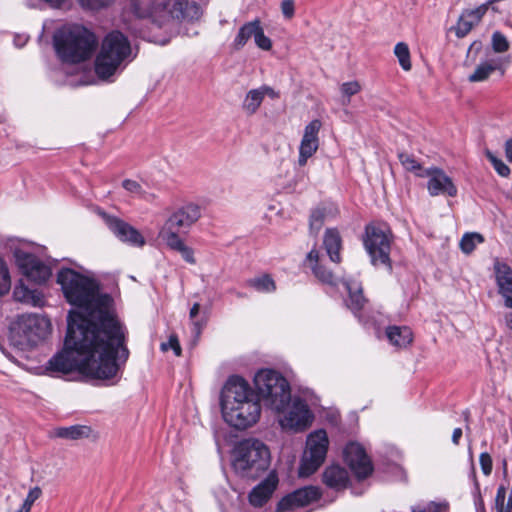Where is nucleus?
I'll return each mask as SVG.
<instances>
[{
    "mask_svg": "<svg viewBox=\"0 0 512 512\" xmlns=\"http://www.w3.org/2000/svg\"><path fill=\"white\" fill-rule=\"evenodd\" d=\"M346 289L348 291V299L346 301L347 306L354 313L359 312L363 309L367 300L363 295L361 283L356 280L345 282Z\"/></svg>",
    "mask_w": 512,
    "mask_h": 512,
    "instance_id": "28",
    "label": "nucleus"
},
{
    "mask_svg": "<svg viewBox=\"0 0 512 512\" xmlns=\"http://www.w3.org/2000/svg\"><path fill=\"white\" fill-rule=\"evenodd\" d=\"M201 217L200 207L196 204H186L175 210L159 230L162 241L181 238L180 233L188 230Z\"/></svg>",
    "mask_w": 512,
    "mask_h": 512,
    "instance_id": "10",
    "label": "nucleus"
},
{
    "mask_svg": "<svg viewBox=\"0 0 512 512\" xmlns=\"http://www.w3.org/2000/svg\"><path fill=\"white\" fill-rule=\"evenodd\" d=\"M486 157L492 164L495 171L501 177H508L511 173L510 168L499 158H497L491 151H486Z\"/></svg>",
    "mask_w": 512,
    "mask_h": 512,
    "instance_id": "43",
    "label": "nucleus"
},
{
    "mask_svg": "<svg viewBox=\"0 0 512 512\" xmlns=\"http://www.w3.org/2000/svg\"><path fill=\"white\" fill-rule=\"evenodd\" d=\"M263 100L262 92L259 91V88L252 89L246 94L242 103V109L246 114L253 115L257 112Z\"/></svg>",
    "mask_w": 512,
    "mask_h": 512,
    "instance_id": "31",
    "label": "nucleus"
},
{
    "mask_svg": "<svg viewBox=\"0 0 512 512\" xmlns=\"http://www.w3.org/2000/svg\"><path fill=\"white\" fill-rule=\"evenodd\" d=\"M168 248L171 250L177 251L181 254L182 258L190 264H195L196 259L194 257V251L192 248L185 245L184 241L181 238L163 241Z\"/></svg>",
    "mask_w": 512,
    "mask_h": 512,
    "instance_id": "33",
    "label": "nucleus"
},
{
    "mask_svg": "<svg viewBox=\"0 0 512 512\" xmlns=\"http://www.w3.org/2000/svg\"><path fill=\"white\" fill-rule=\"evenodd\" d=\"M281 11L286 19H291L295 13L294 1L283 0L281 3Z\"/></svg>",
    "mask_w": 512,
    "mask_h": 512,
    "instance_id": "50",
    "label": "nucleus"
},
{
    "mask_svg": "<svg viewBox=\"0 0 512 512\" xmlns=\"http://www.w3.org/2000/svg\"><path fill=\"white\" fill-rule=\"evenodd\" d=\"M254 384L265 405L276 412H282L291 401L288 381L273 369L259 370L254 377Z\"/></svg>",
    "mask_w": 512,
    "mask_h": 512,
    "instance_id": "6",
    "label": "nucleus"
},
{
    "mask_svg": "<svg viewBox=\"0 0 512 512\" xmlns=\"http://www.w3.org/2000/svg\"><path fill=\"white\" fill-rule=\"evenodd\" d=\"M40 40L43 45L51 47L58 61L59 70L64 68V22L48 19L44 22Z\"/></svg>",
    "mask_w": 512,
    "mask_h": 512,
    "instance_id": "12",
    "label": "nucleus"
},
{
    "mask_svg": "<svg viewBox=\"0 0 512 512\" xmlns=\"http://www.w3.org/2000/svg\"><path fill=\"white\" fill-rule=\"evenodd\" d=\"M132 59V47L128 37L118 30H113L102 39L95 59V73L98 78L108 80Z\"/></svg>",
    "mask_w": 512,
    "mask_h": 512,
    "instance_id": "3",
    "label": "nucleus"
},
{
    "mask_svg": "<svg viewBox=\"0 0 512 512\" xmlns=\"http://www.w3.org/2000/svg\"><path fill=\"white\" fill-rule=\"evenodd\" d=\"M504 305L507 308H512V296H510L509 299L506 300V303Z\"/></svg>",
    "mask_w": 512,
    "mask_h": 512,
    "instance_id": "62",
    "label": "nucleus"
},
{
    "mask_svg": "<svg viewBox=\"0 0 512 512\" xmlns=\"http://www.w3.org/2000/svg\"><path fill=\"white\" fill-rule=\"evenodd\" d=\"M338 214L337 208L333 206H322L314 209L310 215L309 227L311 233L317 235L324 222Z\"/></svg>",
    "mask_w": 512,
    "mask_h": 512,
    "instance_id": "29",
    "label": "nucleus"
},
{
    "mask_svg": "<svg viewBox=\"0 0 512 512\" xmlns=\"http://www.w3.org/2000/svg\"><path fill=\"white\" fill-rule=\"evenodd\" d=\"M13 299L16 302L33 307H43L45 305L44 294L38 289H30L22 281L15 285Z\"/></svg>",
    "mask_w": 512,
    "mask_h": 512,
    "instance_id": "22",
    "label": "nucleus"
},
{
    "mask_svg": "<svg viewBox=\"0 0 512 512\" xmlns=\"http://www.w3.org/2000/svg\"><path fill=\"white\" fill-rule=\"evenodd\" d=\"M484 242L482 234L477 232L465 233L460 240V248L463 253H472L478 244Z\"/></svg>",
    "mask_w": 512,
    "mask_h": 512,
    "instance_id": "34",
    "label": "nucleus"
},
{
    "mask_svg": "<svg viewBox=\"0 0 512 512\" xmlns=\"http://www.w3.org/2000/svg\"><path fill=\"white\" fill-rule=\"evenodd\" d=\"M111 2L112 0H80L83 7L91 10L101 9L108 6Z\"/></svg>",
    "mask_w": 512,
    "mask_h": 512,
    "instance_id": "48",
    "label": "nucleus"
},
{
    "mask_svg": "<svg viewBox=\"0 0 512 512\" xmlns=\"http://www.w3.org/2000/svg\"><path fill=\"white\" fill-rule=\"evenodd\" d=\"M29 40V36L26 34L15 35L13 43L17 48L23 47Z\"/></svg>",
    "mask_w": 512,
    "mask_h": 512,
    "instance_id": "53",
    "label": "nucleus"
},
{
    "mask_svg": "<svg viewBox=\"0 0 512 512\" xmlns=\"http://www.w3.org/2000/svg\"><path fill=\"white\" fill-rule=\"evenodd\" d=\"M12 279L8 263L0 256V298L11 290Z\"/></svg>",
    "mask_w": 512,
    "mask_h": 512,
    "instance_id": "36",
    "label": "nucleus"
},
{
    "mask_svg": "<svg viewBox=\"0 0 512 512\" xmlns=\"http://www.w3.org/2000/svg\"><path fill=\"white\" fill-rule=\"evenodd\" d=\"M509 63L510 59L505 57H493L482 61L476 66L475 71L469 75L468 80L470 82H482L487 80L495 71L504 75Z\"/></svg>",
    "mask_w": 512,
    "mask_h": 512,
    "instance_id": "19",
    "label": "nucleus"
},
{
    "mask_svg": "<svg viewBox=\"0 0 512 512\" xmlns=\"http://www.w3.org/2000/svg\"><path fill=\"white\" fill-rule=\"evenodd\" d=\"M306 260L317 279L329 285H336V277L334 274L319 263V253L317 250H311L308 253Z\"/></svg>",
    "mask_w": 512,
    "mask_h": 512,
    "instance_id": "27",
    "label": "nucleus"
},
{
    "mask_svg": "<svg viewBox=\"0 0 512 512\" xmlns=\"http://www.w3.org/2000/svg\"><path fill=\"white\" fill-rule=\"evenodd\" d=\"M277 485V480L269 477L257 485L249 494V501L255 507L263 506L271 497Z\"/></svg>",
    "mask_w": 512,
    "mask_h": 512,
    "instance_id": "23",
    "label": "nucleus"
},
{
    "mask_svg": "<svg viewBox=\"0 0 512 512\" xmlns=\"http://www.w3.org/2000/svg\"><path fill=\"white\" fill-rule=\"evenodd\" d=\"M493 273L498 293L502 296L504 304L512 296V268L505 261L495 258Z\"/></svg>",
    "mask_w": 512,
    "mask_h": 512,
    "instance_id": "20",
    "label": "nucleus"
},
{
    "mask_svg": "<svg viewBox=\"0 0 512 512\" xmlns=\"http://www.w3.org/2000/svg\"><path fill=\"white\" fill-rule=\"evenodd\" d=\"M462 437V429L461 428H455L452 434V442L455 445L459 444L460 438Z\"/></svg>",
    "mask_w": 512,
    "mask_h": 512,
    "instance_id": "55",
    "label": "nucleus"
},
{
    "mask_svg": "<svg viewBox=\"0 0 512 512\" xmlns=\"http://www.w3.org/2000/svg\"><path fill=\"white\" fill-rule=\"evenodd\" d=\"M361 84L354 80V81H349V82H344L341 86H340V91H341V94L347 98V103L350 102V97L358 94L360 91H361Z\"/></svg>",
    "mask_w": 512,
    "mask_h": 512,
    "instance_id": "44",
    "label": "nucleus"
},
{
    "mask_svg": "<svg viewBox=\"0 0 512 512\" xmlns=\"http://www.w3.org/2000/svg\"><path fill=\"white\" fill-rule=\"evenodd\" d=\"M492 49L496 53H504L509 50L510 43L506 36L500 31H495L491 37Z\"/></svg>",
    "mask_w": 512,
    "mask_h": 512,
    "instance_id": "41",
    "label": "nucleus"
},
{
    "mask_svg": "<svg viewBox=\"0 0 512 512\" xmlns=\"http://www.w3.org/2000/svg\"><path fill=\"white\" fill-rule=\"evenodd\" d=\"M102 216L110 231L121 242L134 247H143L145 245V238L135 227L118 217L106 213H103Z\"/></svg>",
    "mask_w": 512,
    "mask_h": 512,
    "instance_id": "16",
    "label": "nucleus"
},
{
    "mask_svg": "<svg viewBox=\"0 0 512 512\" xmlns=\"http://www.w3.org/2000/svg\"><path fill=\"white\" fill-rule=\"evenodd\" d=\"M386 337L390 344L397 348H406L413 341V333L408 326H388Z\"/></svg>",
    "mask_w": 512,
    "mask_h": 512,
    "instance_id": "25",
    "label": "nucleus"
},
{
    "mask_svg": "<svg viewBox=\"0 0 512 512\" xmlns=\"http://www.w3.org/2000/svg\"><path fill=\"white\" fill-rule=\"evenodd\" d=\"M169 349H172L176 356L179 357L181 355V352H182L181 346H180L178 337L176 335H174V334L170 335V337H169L167 342L161 343V350L163 352H166Z\"/></svg>",
    "mask_w": 512,
    "mask_h": 512,
    "instance_id": "46",
    "label": "nucleus"
},
{
    "mask_svg": "<svg viewBox=\"0 0 512 512\" xmlns=\"http://www.w3.org/2000/svg\"><path fill=\"white\" fill-rule=\"evenodd\" d=\"M247 285L261 293H271L276 290V284L268 274L249 279Z\"/></svg>",
    "mask_w": 512,
    "mask_h": 512,
    "instance_id": "32",
    "label": "nucleus"
},
{
    "mask_svg": "<svg viewBox=\"0 0 512 512\" xmlns=\"http://www.w3.org/2000/svg\"><path fill=\"white\" fill-rule=\"evenodd\" d=\"M260 24L261 21L259 19H255L242 25L233 40V48L235 50L242 49L251 38L255 37Z\"/></svg>",
    "mask_w": 512,
    "mask_h": 512,
    "instance_id": "30",
    "label": "nucleus"
},
{
    "mask_svg": "<svg viewBox=\"0 0 512 512\" xmlns=\"http://www.w3.org/2000/svg\"><path fill=\"white\" fill-rule=\"evenodd\" d=\"M481 470L485 476H489L492 472L493 462L489 453L482 452L479 456Z\"/></svg>",
    "mask_w": 512,
    "mask_h": 512,
    "instance_id": "47",
    "label": "nucleus"
},
{
    "mask_svg": "<svg viewBox=\"0 0 512 512\" xmlns=\"http://www.w3.org/2000/svg\"><path fill=\"white\" fill-rule=\"evenodd\" d=\"M57 436L58 437H64V428H59L57 430Z\"/></svg>",
    "mask_w": 512,
    "mask_h": 512,
    "instance_id": "63",
    "label": "nucleus"
},
{
    "mask_svg": "<svg viewBox=\"0 0 512 512\" xmlns=\"http://www.w3.org/2000/svg\"><path fill=\"white\" fill-rule=\"evenodd\" d=\"M223 419L230 426L243 430L254 425L260 418L261 405L243 378L230 377L220 397Z\"/></svg>",
    "mask_w": 512,
    "mask_h": 512,
    "instance_id": "2",
    "label": "nucleus"
},
{
    "mask_svg": "<svg viewBox=\"0 0 512 512\" xmlns=\"http://www.w3.org/2000/svg\"><path fill=\"white\" fill-rule=\"evenodd\" d=\"M92 432L90 426L87 425H74L70 427H66V438L72 440H78L83 438H88Z\"/></svg>",
    "mask_w": 512,
    "mask_h": 512,
    "instance_id": "40",
    "label": "nucleus"
},
{
    "mask_svg": "<svg viewBox=\"0 0 512 512\" xmlns=\"http://www.w3.org/2000/svg\"><path fill=\"white\" fill-rule=\"evenodd\" d=\"M259 91L262 92L263 98L265 96H268L272 99L279 98V93L277 91H275L273 88H271L270 86L263 85V86L259 87Z\"/></svg>",
    "mask_w": 512,
    "mask_h": 512,
    "instance_id": "52",
    "label": "nucleus"
},
{
    "mask_svg": "<svg viewBox=\"0 0 512 512\" xmlns=\"http://www.w3.org/2000/svg\"><path fill=\"white\" fill-rule=\"evenodd\" d=\"M199 310H200V304L199 303H195L192 306V308L190 309V318L194 319L196 317V315L199 313Z\"/></svg>",
    "mask_w": 512,
    "mask_h": 512,
    "instance_id": "58",
    "label": "nucleus"
},
{
    "mask_svg": "<svg viewBox=\"0 0 512 512\" xmlns=\"http://www.w3.org/2000/svg\"><path fill=\"white\" fill-rule=\"evenodd\" d=\"M313 415L305 401L297 398L292 402L288 412L280 419L283 429L295 432L304 431L311 424Z\"/></svg>",
    "mask_w": 512,
    "mask_h": 512,
    "instance_id": "15",
    "label": "nucleus"
},
{
    "mask_svg": "<svg viewBox=\"0 0 512 512\" xmlns=\"http://www.w3.org/2000/svg\"><path fill=\"white\" fill-rule=\"evenodd\" d=\"M254 42L258 48L269 51L272 48V41L269 37L264 34L263 27L260 25L256 31V35L254 37Z\"/></svg>",
    "mask_w": 512,
    "mask_h": 512,
    "instance_id": "45",
    "label": "nucleus"
},
{
    "mask_svg": "<svg viewBox=\"0 0 512 512\" xmlns=\"http://www.w3.org/2000/svg\"><path fill=\"white\" fill-rule=\"evenodd\" d=\"M98 39L89 29L81 25H72L66 29V64L80 63L91 58Z\"/></svg>",
    "mask_w": 512,
    "mask_h": 512,
    "instance_id": "8",
    "label": "nucleus"
},
{
    "mask_svg": "<svg viewBox=\"0 0 512 512\" xmlns=\"http://www.w3.org/2000/svg\"><path fill=\"white\" fill-rule=\"evenodd\" d=\"M15 263L24 276L35 283H44L52 275V269L36 255L24 250L14 252Z\"/></svg>",
    "mask_w": 512,
    "mask_h": 512,
    "instance_id": "11",
    "label": "nucleus"
},
{
    "mask_svg": "<svg viewBox=\"0 0 512 512\" xmlns=\"http://www.w3.org/2000/svg\"><path fill=\"white\" fill-rule=\"evenodd\" d=\"M398 158L402 166L407 171L414 172L417 175L418 173H422L425 170L421 167V165L418 163V161L414 158L413 155L402 152L398 154Z\"/></svg>",
    "mask_w": 512,
    "mask_h": 512,
    "instance_id": "39",
    "label": "nucleus"
},
{
    "mask_svg": "<svg viewBox=\"0 0 512 512\" xmlns=\"http://www.w3.org/2000/svg\"><path fill=\"white\" fill-rule=\"evenodd\" d=\"M496 512H511L512 511V493L507 497V489L503 485L497 489L495 497Z\"/></svg>",
    "mask_w": 512,
    "mask_h": 512,
    "instance_id": "35",
    "label": "nucleus"
},
{
    "mask_svg": "<svg viewBox=\"0 0 512 512\" xmlns=\"http://www.w3.org/2000/svg\"><path fill=\"white\" fill-rule=\"evenodd\" d=\"M394 54L397 57L401 68L404 71H410L412 64L408 45L404 42H398L394 47Z\"/></svg>",
    "mask_w": 512,
    "mask_h": 512,
    "instance_id": "37",
    "label": "nucleus"
},
{
    "mask_svg": "<svg viewBox=\"0 0 512 512\" xmlns=\"http://www.w3.org/2000/svg\"><path fill=\"white\" fill-rule=\"evenodd\" d=\"M40 495H41L40 488L34 487L33 489H31L29 491V493L22 505L25 506L26 508H29V510H31L33 503L40 497Z\"/></svg>",
    "mask_w": 512,
    "mask_h": 512,
    "instance_id": "49",
    "label": "nucleus"
},
{
    "mask_svg": "<svg viewBox=\"0 0 512 512\" xmlns=\"http://www.w3.org/2000/svg\"><path fill=\"white\" fill-rule=\"evenodd\" d=\"M323 244L330 260L339 263L341 261L340 250L342 247V239L338 230L335 228L327 229L325 231Z\"/></svg>",
    "mask_w": 512,
    "mask_h": 512,
    "instance_id": "26",
    "label": "nucleus"
},
{
    "mask_svg": "<svg viewBox=\"0 0 512 512\" xmlns=\"http://www.w3.org/2000/svg\"><path fill=\"white\" fill-rule=\"evenodd\" d=\"M169 13L178 20H198L202 14V7L192 0H172L168 3Z\"/></svg>",
    "mask_w": 512,
    "mask_h": 512,
    "instance_id": "21",
    "label": "nucleus"
},
{
    "mask_svg": "<svg viewBox=\"0 0 512 512\" xmlns=\"http://www.w3.org/2000/svg\"><path fill=\"white\" fill-rule=\"evenodd\" d=\"M123 188L135 197L148 200L150 194L143 190L140 183L135 180L126 179L122 182Z\"/></svg>",
    "mask_w": 512,
    "mask_h": 512,
    "instance_id": "42",
    "label": "nucleus"
},
{
    "mask_svg": "<svg viewBox=\"0 0 512 512\" xmlns=\"http://www.w3.org/2000/svg\"><path fill=\"white\" fill-rule=\"evenodd\" d=\"M392 241V232L386 226L368 225L365 229L363 244L370 256L371 263L374 266H383L389 272L392 271L390 259Z\"/></svg>",
    "mask_w": 512,
    "mask_h": 512,
    "instance_id": "7",
    "label": "nucleus"
},
{
    "mask_svg": "<svg viewBox=\"0 0 512 512\" xmlns=\"http://www.w3.org/2000/svg\"><path fill=\"white\" fill-rule=\"evenodd\" d=\"M343 458L358 479L367 478L373 471L370 458L364 447L357 442L348 443L343 450Z\"/></svg>",
    "mask_w": 512,
    "mask_h": 512,
    "instance_id": "13",
    "label": "nucleus"
},
{
    "mask_svg": "<svg viewBox=\"0 0 512 512\" xmlns=\"http://www.w3.org/2000/svg\"><path fill=\"white\" fill-rule=\"evenodd\" d=\"M468 455H469V458H470L471 463H472V475L474 476L475 468H474V465H473V451H472L471 447H469V449H468Z\"/></svg>",
    "mask_w": 512,
    "mask_h": 512,
    "instance_id": "60",
    "label": "nucleus"
},
{
    "mask_svg": "<svg viewBox=\"0 0 512 512\" xmlns=\"http://www.w3.org/2000/svg\"><path fill=\"white\" fill-rule=\"evenodd\" d=\"M504 320H505L506 326L512 331V312H507L504 315Z\"/></svg>",
    "mask_w": 512,
    "mask_h": 512,
    "instance_id": "59",
    "label": "nucleus"
},
{
    "mask_svg": "<svg viewBox=\"0 0 512 512\" xmlns=\"http://www.w3.org/2000/svg\"><path fill=\"white\" fill-rule=\"evenodd\" d=\"M506 198L512 203V194H507Z\"/></svg>",
    "mask_w": 512,
    "mask_h": 512,
    "instance_id": "64",
    "label": "nucleus"
},
{
    "mask_svg": "<svg viewBox=\"0 0 512 512\" xmlns=\"http://www.w3.org/2000/svg\"><path fill=\"white\" fill-rule=\"evenodd\" d=\"M474 484H475V490L477 493V497L475 499L476 510H477V512H485L484 501L480 495V487H479V483L477 481L475 474H474Z\"/></svg>",
    "mask_w": 512,
    "mask_h": 512,
    "instance_id": "51",
    "label": "nucleus"
},
{
    "mask_svg": "<svg viewBox=\"0 0 512 512\" xmlns=\"http://www.w3.org/2000/svg\"><path fill=\"white\" fill-rule=\"evenodd\" d=\"M193 325L196 333H200L201 325L197 321L193 322Z\"/></svg>",
    "mask_w": 512,
    "mask_h": 512,
    "instance_id": "61",
    "label": "nucleus"
},
{
    "mask_svg": "<svg viewBox=\"0 0 512 512\" xmlns=\"http://www.w3.org/2000/svg\"><path fill=\"white\" fill-rule=\"evenodd\" d=\"M348 481V472L339 465H331L323 473V482L335 490L345 489Z\"/></svg>",
    "mask_w": 512,
    "mask_h": 512,
    "instance_id": "24",
    "label": "nucleus"
},
{
    "mask_svg": "<svg viewBox=\"0 0 512 512\" xmlns=\"http://www.w3.org/2000/svg\"><path fill=\"white\" fill-rule=\"evenodd\" d=\"M505 157L508 162L512 163V139H508L504 145Z\"/></svg>",
    "mask_w": 512,
    "mask_h": 512,
    "instance_id": "54",
    "label": "nucleus"
},
{
    "mask_svg": "<svg viewBox=\"0 0 512 512\" xmlns=\"http://www.w3.org/2000/svg\"><path fill=\"white\" fill-rule=\"evenodd\" d=\"M319 497L320 493L317 488L312 486L304 487L282 498L278 504V510L282 512L293 511L309 505L318 500Z\"/></svg>",
    "mask_w": 512,
    "mask_h": 512,
    "instance_id": "18",
    "label": "nucleus"
},
{
    "mask_svg": "<svg viewBox=\"0 0 512 512\" xmlns=\"http://www.w3.org/2000/svg\"><path fill=\"white\" fill-rule=\"evenodd\" d=\"M46 369L51 374L64 373V347L59 349L57 353L47 362Z\"/></svg>",
    "mask_w": 512,
    "mask_h": 512,
    "instance_id": "38",
    "label": "nucleus"
},
{
    "mask_svg": "<svg viewBox=\"0 0 512 512\" xmlns=\"http://www.w3.org/2000/svg\"><path fill=\"white\" fill-rule=\"evenodd\" d=\"M57 283L61 286V290L64 292V268L57 272Z\"/></svg>",
    "mask_w": 512,
    "mask_h": 512,
    "instance_id": "57",
    "label": "nucleus"
},
{
    "mask_svg": "<svg viewBox=\"0 0 512 512\" xmlns=\"http://www.w3.org/2000/svg\"><path fill=\"white\" fill-rule=\"evenodd\" d=\"M66 301L75 306L66 327V381L72 372L98 380H111L125 362L129 350L125 345L126 329L117 320L113 298L100 292L92 277L66 266Z\"/></svg>",
    "mask_w": 512,
    "mask_h": 512,
    "instance_id": "1",
    "label": "nucleus"
},
{
    "mask_svg": "<svg viewBox=\"0 0 512 512\" xmlns=\"http://www.w3.org/2000/svg\"><path fill=\"white\" fill-rule=\"evenodd\" d=\"M328 445L329 440L325 430H316L308 435L299 467V476L308 477L318 470L326 458Z\"/></svg>",
    "mask_w": 512,
    "mask_h": 512,
    "instance_id": "9",
    "label": "nucleus"
},
{
    "mask_svg": "<svg viewBox=\"0 0 512 512\" xmlns=\"http://www.w3.org/2000/svg\"><path fill=\"white\" fill-rule=\"evenodd\" d=\"M51 332L52 323L46 315L23 313L10 323L9 339L14 346L24 350L44 342Z\"/></svg>",
    "mask_w": 512,
    "mask_h": 512,
    "instance_id": "4",
    "label": "nucleus"
},
{
    "mask_svg": "<svg viewBox=\"0 0 512 512\" xmlns=\"http://www.w3.org/2000/svg\"><path fill=\"white\" fill-rule=\"evenodd\" d=\"M270 465L268 447L257 439H245L235 447L233 468L246 478H257Z\"/></svg>",
    "mask_w": 512,
    "mask_h": 512,
    "instance_id": "5",
    "label": "nucleus"
},
{
    "mask_svg": "<svg viewBox=\"0 0 512 512\" xmlns=\"http://www.w3.org/2000/svg\"><path fill=\"white\" fill-rule=\"evenodd\" d=\"M429 509L432 512H447V506L442 504H432Z\"/></svg>",
    "mask_w": 512,
    "mask_h": 512,
    "instance_id": "56",
    "label": "nucleus"
},
{
    "mask_svg": "<svg viewBox=\"0 0 512 512\" xmlns=\"http://www.w3.org/2000/svg\"><path fill=\"white\" fill-rule=\"evenodd\" d=\"M417 176L428 178L427 190L433 197L439 195L455 197L457 195L458 190L453 180L440 168H427L422 173H418Z\"/></svg>",
    "mask_w": 512,
    "mask_h": 512,
    "instance_id": "14",
    "label": "nucleus"
},
{
    "mask_svg": "<svg viewBox=\"0 0 512 512\" xmlns=\"http://www.w3.org/2000/svg\"><path fill=\"white\" fill-rule=\"evenodd\" d=\"M322 127V122L319 119H314L309 122L303 132V136L299 145L298 165L303 167L307 164L319 148V132Z\"/></svg>",
    "mask_w": 512,
    "mask_h": 512,
    "instance_id": "17",
    "label": "nucleus"
}]
</instances>
